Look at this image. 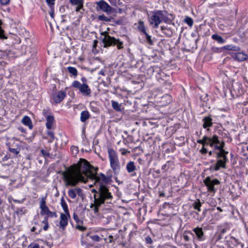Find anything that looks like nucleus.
I'll use <instances>...</instances> for the list:
<instances>
[{
  "instance_id": "obj_1",
  "label": "nucleus",
  "mask_w": 248,
  "mask_h": 248,
  "mask_svg": "<svg viewBox=\"0 0 248 248\" xmlns=\"http://www.w3.org/2000/svg\"><path fill=\"white\" fill-rule=\"evenodd\" d=\"M95 169L86 159L80 158L77 164L70 166L64 174L66 186H76L79 182L86 183L87 178L94 176Z\"/></svg>"
},
{
  "instance_id": "obj_2",
  "label": "nucleus",
  "mask_w": 248,
  "mask_h": 248,
  "mask_svg": "<svg viewBox=\"0 0 248 248\" xmlns=\"http://www.w3.org/2000/svg\"><path fill=\"white\" fill-rule=\"evenodd\" d=\"M97 189H98V196L95 195L97 200V204L102 205L105 202L107 204H112L113 196L109 192L108 187L107 186H101L97 187Z\"/></svg>"
},
{
  "instance_id": "obj_3",
  "label": "nucleus",
  "mask_w": 248,
  "mask_h": 248,
  "mask_svg": "<svg viewBox=\"0 0 248 248\" xmlns=\"http://www.w3.org/2000/svg\"><path fill=\"white\" fill-rule=\"evenodd\" d=\"M103 37H101L104 47H108L110 46H116L118 49L123 48V42L119 39H117L114 37L110 36L107 32L104 31L101 33Z\"/></svg>"
},
{
  "instance_id": "obj_4",
  "label": "nucleus",
  "mask_w": 248,
  "mask_h": 248,
  "mask_svg": "<svg viewBox=\"0 0 248 248\" xmlns=\"http://www.w3.org/2000/svg\"><path fill=\"white\" fill-rule=\"evenodd\" d=\"M97 170L98 168H96L95 173L94 174V176H92L90 178L95 181V184L97 187H100L101 186H106L107 185L111 182L112 175L111 174L105 175L102 173L97 174Z\"/></svg>"
},
{
  "instance_id": "obj_5",
  "label": "nucleus",
  "mask_w": 248,
  "mask_h": 248,
  "mask_svg": "<svg viewBox=\"0 0 248 248\" xmlns=\"http://www.w3.org/2000/svg\"><path fill=\"white\" fill-rule=\"evenodd\" d=\"M108 154L110 167L115 174L118 173L121 167L117 153L112 149H108Z\"/></svg>"
},
{
  "instance_id": "obj_6",
  "label": "nucleus",
  "mask_w": 248,
  "mask_h": 248,
  "mask_svg": "<svg viewBox=\"0 0 248 248\" xmlns=\"http://www.w3.org/2000/svg\"><path fill=\"white\" fill-rule=\"evenodd\" d=\"M8 151L13 155L15 158L17 157L21 149V142L18 140H13L6 143Z\"/></svg>"
},
{
  "instance_id": "obj_7",
  "label": "nucleus",
  "mask_w": 248,
  "mask_h": 248,
  "mask_svg": "<svg viewBox=\"0 0 248 248\" xmlns=\"http://www.w3.org/2000/svg\"><path fill=\"white\" fill-rule=\"evenodd\" d=\"M36 51L33 47L30 46L23 45L21 47V56L24 60L28 61L34 58Z\"/></svg>"
},
{
  "instance_id": "obj_8",
  "label": "nucleus",
  "mask_w": 248,
  "mask_h": 248,
  "mask_svg": "<svg viewBox=\"0 0 248 248\" xmlns=\"http://www.w3.org/2000/svg\"><path fill=\"white\" fill-rule=\"evenodd\" d=\"M152 15L149 18V22L154 28H156L161 22L162 11H156L152 13Z\"/></svg>"
},
{
  "instance_id": "obj_9",
  "label": "nucleus",
  "mask_w": 248,
  "mask_h": 248,
  "mask_svg": "<svg viewBox=\"0 0 248 248\" xmlns=\"http://www.w3.org/2000/svg\"><path fill=\"white\" fill-rule=\"evenodd\" d=\"M227 154H222L220 156H217V154H216V157L217 159V163L215 164L213 170L215 171L218 170L220 168L225 169L226 168V164L228 161L227 157Z\"/></svg>"
},
{
  "instance_id": "obj_10",
  "label": "nucleus",
  "mask_w": 248,
  "mask_h": 248,
  "mask_svg": "<svg viewBox=\"0 0 248 248\" xmlns=\"http://www.w3.org/2000/svg\"><path fill=\"white\" fill-rule=\"evenodd\" d=\"M203 182L207 187L208 191L215 193L216 190L214 188L215 185H218L220 182L217 179L212 180L209 177H207L204 180Z\"/></svg>"
},
{
  "instance_id": "obj_11",
  "label": "nucleus",
  "mask_w": 248,
  "mask_h": 248,
  "mask_svg": "<svg viewBox=\"0 0 248 248\" xmlns=\"http://www.w3.org/2000/svg\"><path fill=\"white\" fill-rule=\"evenodd\" d=\"M96 4L97 7H99L104 12L109 13L113 11V8L103 0L96 2Z\"/></svg>"
},
{
  "instance_id": "obj_12",
  "label": "nucleus",
  "mask_w": 248,
  "mask_h": 248,
  "mask_svg": "<svg viewBox=\"0 0 248 248\" xmlns=\"http://www.w3.org/2000/svg\"><path fill=\"white\" fill-rule=\"evenodd\" d=\"M70 3L72 5H76L75 11L76 12H80L82 14L84 11L83 7L84 0H69Z\"/></svg>"
},
{
  "instance_id": "obj_13",
  "label": "nucleus",
  "mask_w": 248,
  "mask_h": 248,
  "mask_svg": "<svg viewBox=\"0 0 248 248\" xmlns=\"http://www.w3.org/2000/svg\"><path fill=\"white\" fill-rule=\"evenodd\" d=\"M69 196L72 199H74L78 194L79 197L83 196L82 189L80 188H75L70 189L68 191Z\"/></svg>"
},
{
  "instance_id": "obj_14",
  "label": "nucleus",
  "mask_w": 248,
  "mask_h": 248,
  "mask_svg": "<svg viewBox=\"0 0 248 248\" xmlns=\"http://www.w3.org/2000/svg\"><path fill=\"white\" fill-rule=\"evenodd\" d=\"M66 95L65 92L59 91L53 94V100L56 103H60L65 97Z\"/></svg>"
},
{
  "instance_id": "obj_15",
  "label": "nucleus",
  "mask_w": 248,
  "mask_h": 248,
  "mask_svg": "<svg viewBox=\"0 0 248 248\" xmlns=\"http://www.w3.org/2000/svg\"><path fill=\"white\" fill-rule=\"evenodd\" d=\"M40 208L41 209V215H47V213L49 211V210L46 205L45 198H43L40 204Z\"/></svg>"
},
{
  "instance_id": "obj_16",
  "label": "nucleus",
  "mask_w": 248,
  "mask_h": 248,
  "mask_svg": "<svg viewBox=\"0 0 248 248\" xmlns=\"http://www.w3.org/2000/svg\"><path fill=\"white\" fill-rule=\"evenodd\" d=\"M219 145H215V149L218 150L219 151L217 152H215L216 154H217V156H220L221 155V154H228V152L225 151L223 148L225 146V143L223 141H222L221 143H219Z\"/></svg>"
},
{
  "instance_id": "obj_17",
  "label": "nucleus",
  "mask_w": 248,
  "mask_h": 248,
  "mask_svg": "<svg viewBox=\"0 0 248 248\" xmlns=\"http://www.w3.org/2000/svg\"><path fill=\"white\" fill-rule=\"evenodd\" d=\"M207 140V144L209 145L211 147H214L215 145H217L220 143V141L218 140V137L217 135H214L212 138H209Z\"/></svg>"
},
{
  "instance_id": "obj_18",
  "label": "nucleus",
  "mask_w": 248,
  "mask_h": 248,
  "mask_svg": "<svg viewBox=\"0 0 248 248\" xmlns=\"http://www.w3.org/2000/svg\"><path fill=\"white\" fill-rule=\"evenodd\" d=\"M67 215L62 213L61 214V220L60 225L62 229H64L68 224V218Z\"/></svg>"
},
{
  "instance_id": "obj_19",
  "label": "nucleus",
  "mask_w": 248,
  "mask_h": 248,
  "mask_svg": "<svg viewBox=\"0 0 248 248\" xmlns=\"http://www.w3.org/2000/svg\"><path fill=\"white\" fill-rule=\"evenodd\" d=\"M233 57L240 62L245 61L248 58V55L242 52L235 53Z\"/></svg>"
},
{
  "instance_id": "obj_20",
  "label": "nucleus",
  "mask_w": 248,
  "mask_h": 248,
  "mask_svg": "<svg viewBox=\"0 0 248 248\" xmlns=\"http://www.w3.org/2000/svg\"><path fill=\"white\" fill-rule=\"evenodd\" d=\"M193 231L199 240H203V232L201 228L197 227Z\"/></svg>"
},
{
  "instance_id": "obj_21",
  "label": "nucleus",
  "mask_w": 248,
  "mask_h": 248,
  "mask_svg": "<svg viewBox=\"0 0 248 248\" xmlns=\"http://www.w3.org/2000/svg\"><path fill=\"white\" fill-rule=\"evenodd\" d=\"M83 95L89 96L91 93V91L88 85L86 84H82V87L80 91Z\"/></svg>"
},
{
  "instance_id": "obj_22",
  "label": "nucleus",
  "mask_w": 248,
  "mask_h": 248,
  "mask_svg": "<svg viewBox=\"0 0 248 248\" xmlns=\"http://www.w3.org/2000/svg\"><path fill=\"white\" fill-rule=\"evenodd\" d=\"M46 127L48 129H51L52 128V125L54 122V118L53 116H47Z\"/></svg>"
},
{
  "instance_id": "obj_23",
  "label": "nucleus",
  "mask_w": 248,
  "mask_h": 248,
  "mask_svg": "<svg viewBox=\"0 0 248 248\" xmlns=\"http://www.w3.org/2000/svg\"><path fill=\"white\" fill-rule=\"evenodd\" d=\"M22 123L25 125L28 126L30 129H32V125L30 118L27 116H25L22 119Z\"/></svg>"
},
{
  "instance_id": "obj_24",
  "label": "nucleus",
  "mask_w": 248,
  "mask_h": 248,
  "mask_svg": "<svg viewBox=\"0 0 248 248\" xmlns=\"http://www.w3.org/2000/svg\"><path fill=\"white\" fill-rule=\"evenodd\" d=\"M212 119L210 116L205 117L203 118V121L204 122L203 127L204 128L210 127L212 125Z\"/></svg>"
},
{
  "instance_id": "obj_25",
  "label": "nucleus",
  "mask_w": 248,
  "mask_h": 248,
  "mask_svg": "<svg viewBox=\"0 0 248 248\" xmlns=\"http://www.w3.org/2000/svg\"><path fill=\"white\" fill-rule=\"evenodd\" d=\"M136 169V166L133 161H130L127 164L126 170L129 173L133 172Z\"/></svg>"
},
{
  "instance_id": "obj_26",
  "label": "nucleus",
  "mask_w": 248,
  "mask_h": 248,
  "mask_svg": "<svg viewBox=\"0 0 248 248\" xmlns=\"http://www.w3.org/2000/svg\"><path fill=\"white\" fill-rule=\"evenodd\" d=\"M161 30L167 36L171 37L172 36L173 33L170 28L164 26H161Z\"/></svg>"
},
{
  "instance_id": "obj_27",
  "label": "nucleus",
  "mask_w": 248,
  "mask_h": 248,
  "mask_svg": "<svg viewBox=\"0 0 248 248\" xmlns=\"http://www.w3.org/2000/svg\"><path fill=\"white\" fill-rule=\"evenodd\" d=\"M90 114L88 111H83L81 113L80 121L82 122H84L90 118Z\"/></svg>"
},
{
  "instance_id": "obj_28",
  "label": "nucleus",
  "mask_w": 248,
  "mask_h": 248,
  "mask_svg": "<svg viewBox=\"0 0 248 248\" xmlns=\"http://www.w3.org/2000/svg\"><path fill=\"white\" fill-rule=\"evenodd\" d=\"M172 100L171 96L168 94H166L161 98V102L163 103L164 105L170 103Z\"/></svg>"
},
{
  "instance_id": "obj_29",
  "label": "nucleus",
  "mask_w": 248,
  "mask_h": 248,
  "mask_svg": "<svg viewBox=\"0 0 248 248\" xmlns=\"http://www.w3.org/2000/svg\"><path fill=\"white\" fill-rule=\"evenodd\" d=\"M61 204L65 214L69 217L70 215L68 206L63 197L61 199Z\"/></svg>"
},
{
  "instance_id": "obj_30",
  "label": "nucleus",
  "mask_w": 248,
  "mask_h": 248,
  "mask_svg": "<svg viewBox=\"0 0 248 248\" xmlns=\"http://www.w3.org/2000/svg\"><path fill=\"white\" fill-rule=\"evenodd\" d=\"M96 201H97V200L96 199V196H95V195H94V203H92L90 205V207L91 208H94L93 211H94V213H97L98 212L99 207L101 205L97 204Z\"/></svg>"
},
{
  "instance_id": "obj_31",
  "label": "nucleus",
  "mask_w": 248,
  "mask_h": 248,
  "mask_svg": "<svg viewBox=\"0 0 248 248\" xmlns=\"http://www.w3.org/2000/svg\"><path fill=\"white\" fill-rule=\"evenodd\" d=\"M212 38L217 41L219 44H223L225 42V40L221 36L217 34H214L212 35Z\"/></svg>"
},
{
  "instance_id": "obj_32",
  "label": "nucleus",
  "mask_w": 248,
  "mask_h": 248,
  "mask_svg": "<svg viewBox=\"0 0 248 248\" xmlns=\"http://www.w3.org/2000/svg\"><path fill=\"white\" fill-rule=\"evenodd\" d=\"M138 30L142 33L145 34L146 33L145 27L144 25V22L142 21H139V26L138 27Z\"/></svg>"
},
{
  "instance_id": "obj_33",
  "label": "nucleus",
  "mask_w": 248,
  "mask_h": 248,
  "mask_svg": "<svg viewBox=\"0 0 248 248\" xmlns=\"http://www.w3.org/2000/svg\"><path fill=\"white\" fill-rule=\"evenodd\" d=\"M98 19L100 21H106V22H110L111 21V20L113 19V17L110 16V17H107L105 16L104 15H99L98 16Z\"/></svg>"
},
{
  "instance_id": "obj_34",
  "label": "nucleus",
  "mask_w": 248,
  "mask_h": 248,
  "mask_svg": "<svg viewBox=\"0 0 248 248\" xmlns=\"http://www.w3.org/2000/svg\"><path fill=\"white\" fill-rule=\"evenodd\" d=\"M225 49L231 50L234 51H239L240 48L239 47L237 46H234L232 45L225 46L223 47Z\"/></svg>"
},
{
  "instance_id": "obj_35",
  "label": "nucleus",
  "mask_w": 248,
  "mask_h": 248,
  "mask_svg": "<svg viewBox=\"0 0 248 248\" xmlns=\"http://www.w3.org/2000/svg\"><path fill=\"white\" fill-rule=\"evenodd\" d=\"M111 105L113 108L116 111H120L121 110V105L117 102L112 101Z\"/></svg>"
},
{
  "instance_id": "obj_36",
  "label": "nucleus",
  "mask_w": 248,
  "mask_h": 248,
  "mask_svg": "<svg viewBox=\"0 0 248 248\" xmlns=\"http://www.w3.org/2000/svg\"><path fill=\"white\" fill-rule=\"evenodd\" d=\"M194 208L198 211H201L202 203L199 199H197L193 204Z\"/></svg>"
},
{
  "instance_id": "obj_37",
  "label": "nucleus",
  "mask_w": 248,
  "mask_h": 248,
  "mask_svg": "<svg viewBox=\"0 0 248 248\" xmlns=\"http://www.w3.org/2000/svg\"><path fill=\"white\" fill-rule=\"evenodd\" d=\"M68 71L74 77H76L78 75V71L76 68L73 67H68L67 68Z\"/></svg>"
},
{
  "instance_id": "obj_38",
  "label": "nucleus",
  "mask_w": 248,
  "mask_h": 248,
  "mask_svg": "<svg viewBox=\"0 0 248 248\" xmlns=\"http://www.w3.org/2000/svg\"><path fill=\"white\" fill-rule=\"evenodd\" d=\"M208 139V137L207 136H204L202 140H197V142L200 144H202L203 146L205 145H207V140Z\"/></svg>"
},
{
  "instance_id": "obj_39",
  "label": "nucleus",
  "mask_w": 248,
  "mask_h": 248,
  "mask_svg": "<svg viewBox=\"0 0 248 248\" xmlns=\"http://www.w3.org/2000/svg\"><path fill=\"white\" fill-rule=\"evenodd\" d=\"M72 86L74 88L78 89L79 91L81 90L82 87V84H81L80 82L75 80L72 83Z\"/></svg>"
},
{
  "instance_id": "obj_40",
  "label": "nucleus",
  "mask_w": 248,
  "mask_h": 248,
  "mask_svg": "<svg viewBox=\"0 0 248 248\" xmlns=\"http://www.w3.org/2000/svg\"><path fill=\"white\" fill-rule=\"evenodd\" d=\"M145 36V38L148 44L150 45H153V41L151 39V36L149 35L147 32L144 34Z\"/></svg>"
},
{
  "instance_id": "obj_41",
  "label": "nucleus",
  "mask_w": 248,
  "mask_h": 248,
  "mask_svg": "<svg viewBox=\"0 0 248 248\" xmlns=\"http://www.w3.org/2000/svg\"><path fill=\"white\" fill-rule=\"evenodd\" d=\"M184 21L190 27H191L193 25V21L191 18L186 16Z\"/></svg>"
},
{
  "instance_id": "obj_42",
  "label": "nucleus",
  "mask_w": 248,
  "mask_h": 248,
  "mask_svg": "<svg viewBox=\"0 0 248 248\" xmlns=\"http://www.w3.org/2000/svg\"><path fill=\"white\" fill-rule=\"evenodd\" d=\"M161 15V16L162 17H161V21H163L168 23L171 22V21L168 18V17L164 15V12L163 11H162Z\"/></svg>"
},
{
  "instance_id": "obj_43",
  "label": "nucleus",
  "mask_w": 248,
  "mask_h": 248,
  "mask_svg": "<svg viewBox=\"0 0 248 248\" xmlns=\"http://www.w3.org/2000/svg\"><path fill=\"white\" fill-rule=\"evenodd\" d=\"M230 239L231 240H229V241H231L232 243H233L234 246H237L238 245H239V243L238 240L236 239L235 238L231 236L230 237Z\"/></svg>"
},
{
  "instance_id": "obj_44",
  "label": "nucleus",
  "mask_w": 248,
  "mask_h": 248,
  "mask_svg": "<svg viewBox=\"0 0 248 248\" xmlns=\"http://www.w3.org/2000/svg\"><path fill=\"white\" fill-rule=\"evenodd\" d=\"M50 112L49 110L48 109H44L43 110V114L44 116H45L46 118H47V116H51V115H49Z\"/></svg>"
},
{
  "instance_id": "obj_45",
  "label": "nucleus",
  "mask_w": 248,
  "mask_h": 248,
  "mask_svg": "<svg viewBox=\"0 0 248 248\" xmlns=\"http://www.w3.org/2000/svg\"><path fill=\"white\" fill-rule=\"evenodd\" d=\"M91 238L94 241L96 242L99 241L101 239V238L98 235H92L91 236Z\"/></svg>"
},
{
  "instance_id": "obj_46",
  "label": "nucleus",
  "mask_w": 248,
  "mask_h": 248,
  "mask_svg": "<svg viewBox=\"0 0 248 248\" xmlns=\"http://www.w3.org/2000/svg\"><path fill=\"white\" fill-rule=\"evenodd\" d=\"M46 0V3H47V4L49 5V6L50 7H53V5H54V3H55V0Z\"/></svg>"
},
{
  "instance_id": "obj_47",
  "label": "nucleus",
  "mask_w": 248,
  "mask_h": 248,
  "mask_svg": "<svg viewBox=\"0 0 248 248\" xmlns=\"http://www.w3.org/2000/svg\"><path fill=\"white\" fill-rule=\"evenodd\" d=\"M47 134L51 138V142L53 141L55 139V136L53 132L51 131H48L47 132Z\"/></svg>"
},
{
  "instance_id": "obj_48",
  "label": "nucleus",
  "mask_w": 248,
  "mask_h": 248,
  "mask_svg": "<svg viewBox=\"0 0 248 248\" xmlns=\"http://www.w3.org/2000/svg\"><path fill=\"white\" fill-rule=\"evenodd\" d=\"M76 228L79 231H84L86 229V227L81 226L79 224L77 225L76 226Z\"/></svg>"
},
{
  "instance_id": "obj_49",
  "label": "nucleus",
  "mask_w": 248,
  "mask_h": 248,
  "mask_svg": "<svg viewBox=\"0 0 248 248\" xmlns=\"http://www.w3.org/2000/svg\"><path fill=\"white\" fill-rule=\"evenodd\" d=\"M30 248H43V246H40L39 244H34L30 245Z\"/></svg>"
},
{
  "instance_id": "obj_50",
  "label": "nucleus",
  "mask_w": 248,
  "mask_h": 248,
  "mask_svg": "<svg viewBox=\"0 0 248 248\" xmlns=\"http://www.w3.org/2000/svg\"><path fill=\"white\" fill-rule=\"evenodd\" d=\"M73 218L77 223L79 224L80 222H82V221H81L79 219L78 215H76V214H74Z\"/></svg>"
},
{
  "instance_id": "obj_51",
  "label": "nucleus",
  "mask_w": 248,
  "mask_h": 248,
  "mask_svg": "<svg viewBox=\"0 0 248 248\" xmlns=\"http://www.w3.org/2000/svg\"><path fill=\"white\" fill-rule=\"evenodd\" d=\"M47 216H49V217H57V215H56V213L55 212H51L50 210L48 212V213H47Z\"/></svg>"
},
{
  "instance_id": "obj_52",
  "label": "nucleus",
  "mask_w": 248,
  "mask_h": 248,
  "mask_svg": "<svg viewBox=\"0 0 248 248\" xmlns=\"http://www.w3.org/2000/svg\"><path fill=\"white\" fill-rule=\"evenodd\" d=\"M71 150L73 154L75 153L76 154L78 152V147H77L76 146H72L71 147Z\"/></svg>"
},
{
  "instance_id": "obj_53",
  "label": "nucleus",
  "mask_w": 248,
  "mask_h": 248,
  "mask_svg": "<svg viewBox=\"0 0 248 248\" xmlns=\"http://www.w3.org/2000/svg\"><path fill=\"white\" fill-rule=\"evenodd\" d=\"M41 153L42 154V155L45 156H49V154L47 151H45V150H41Z\"/></svg>"
},
{
  "instance_id": "obj_54",
  "label": "nucleus",
  "mask_w": 248,
  "mask_h": 248,
  "mask_svg": "<svg viewBox=\"0 0 248 248\" xmlns=\"http://www.w3.org/2000/svg\"><path fill=\"white\" fill-rule=\"evenodd\" d=\"M51 9L50 11L49 12V15L50 16L53 18L54 16V7H50Z\"/></svg>"
},
{
  "instance_id": "obj_55",
  "label": "nucleus",
  "mask_w": 248,
  "mask_h": 248,
  "mask_svg": "<svg viewBox=\"0 0 248 248\" xmlns=\"http://www.w3.org/2000/svg\"><path fill=\"white\" fill-rule=\"evenodd\" d=\"M200 152L202 154H205L208 152L207 149L205 148H204V146H203L202 149L200 150Z\"/></svg>"
},
{
  "instance_id": "obj_56",
  "label": "nucleus",
  "mask_w": 248,
  "mask_h": 248,
  "mask_svg": "<svg viewBox=\"0 0 248 248\" xmlns=\"http://www.w3.org/2000/svg\"><path fill=\"white\" fill-rule=\"evenodd\" d=\"M10 2V0H0V2L2 5H7Z\"/></svg>"
},
{
  "instance_id": "obj_57",
  "label": "nucleus",
  "mask_w": 248,
  "mask_h": 248,
  "mask_svg": "<svg viewBox=\"0 0 248 248\" xmlns=\"http://www.w3.org/2000/svg\"><path fill=\"white\" fill-rule=\"evenodd\" d=\"M145 240L147 244H151L152 243V239L149 236H147L145 238Z\"/></svg>"
},
{
  "instance_id": "obj_58",
  "label": "nucleus",
  "mask_w": 248,
  "mask_h": 248,
  "mask_svg": "<svg viewBox=\"0 0 248 248\" xmlns=\"http://www.w3.org/2000/svg\"><path fill=\"white\" fill-rule=\"evenodd\" d=\"M184 238L186 241H188L189 240V236L187 234L184 235Z\"/></svg>"
},
{
  "instance_id": "obj_59",
  "label": "nucleus",
  "mask_w": 248,
  "mask_h": 248,
  "mask_svg": "<svg viewBox=\"0 0 248 248\" xmlns=\"http://www.w3.org/2000/svg\"><path fill=\"white\" fill-rule=\"evenodd\" d=\"M98 41L96 40H94L93 44V48H95L97 46Z\"/></svg>"
},
{
  "instance_id": "obj_60",
  "label": "nucleus",
  "mask_w": 248,
  "mask_h": 248,
  "mask_svg": "<svg viewBox=\"0 0 248 248\" xmlns=\"http://www.w3.org/2000/svg\"><path fill=\"white\" fill-rule=\"evenodd\" d=\"M48 223H46V224H45V226H44V228H43V229L45 230V231H46L48 228Z\"/></svg>"
},
{
  "instance_id": "obj_61",
  "label": "nucleus",
  "mask_w": 248,
  "mask_h": 248,
  "mask_svg": "<svg viewBox=\"0 0 248 248\" xmlns=\"http://www.w3.org/2000/svg\"><path fill=\"white\" fill-rule=\"evenodd\" d=\"M92 192L93 193H95V195H97V196H98V190H96L95 189H93L92 190Z\"/></svg>"
},
{
  "instance_id": "obj_62",
  "label": "nucleus",
  "mask_w": 248,
  "mask_h": 248,
  "mask_svg": "<svg viewBox=\"0 0 248 248\" xmlns=\"http://www.w3.org/2000/svg\"><path fill=\"white\" fill-rule=\"evenodd\" d=\"M108 237H109V243H111L113 241V236L110 235Z\"/></svg>"
},
{
  "instance_id": "obj_63",
  "label": "nucleus",
  "mask_w": 248,
  "mask_h": 248,
  "mask_svg": "<svg viewBox=\"0 0 248 248\" xmlns=\"http://www.w3.org/2000/svg\"><path fill=\"white\" fill-rule=\"evenodd\" d=\"M43 223H44L45 224L46 223H48V221H47V217H46L44 220L43 221Z\"/></svg>"
},
{
  "instance_id": "obj_64",
  "label": "nucleus",
  "mask_w": 248,
  "mask_h": 248,
  "mask_svg": "<svg viewBox=\"0 0 248 248\" xmlns=\"http://www.w3.org/2000/svg\"><path fill=\"white\" fill-rule=\"evenodd\" d=\"M18 129L22 132H25V130L22 127H19Z\"/></svg>"
}]
</instances>
